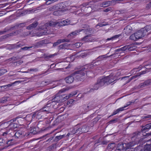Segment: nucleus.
Masks as SVG:
<instances>
[{
  "label": "nucleus",
  "mask_w": 151,
  "mask_h": 151,
  "mask_svg": "<svg viewBox=\"0 0 151 151\" xmlns=\"http://www.w3.org/2000/svg\"><path fill=\"white\" fill-rule=\"evenodd\" d=\"M94 63L93 65H85L81 69L76 71L72 73L70 75H69L64 79L65 82L71 84L74 81V76L76 74H80L82 76H85V74L87 76V72H88L89 70L93 67V66H95L96 65Z\"/></svg>",
  "instance_id": "1"
},
{
  "label": "nucleus",
  "mask_w": 151,
  "mask_h": 151,
  "mask_svg": "<svg viewBox=\"0 0 151 151\" xmlns=\"http://www.w3.org/2000/svg\"><path fill=\"white\" fill-rule=\"evenodd\" d=\"M68 89V88H65L59 91L58 93L56 94L55 97L52 99V103H53L55 102L57 103L63 102L69 99V97L66 96L65 94H59L60 93L64 92Z\"/></svg>",
  "instance_id": "2"
},
{
  "label": "nucleus",
  "mask_w": 151,
  "mask_h": 151,
  "mask_svg": "<svg viewBox=\"0 0 151 151\" xmlns=\"http://www.w3.org/2000/svg\"><path fill=\"white\" fill-rule=\"evenodd\" d=\"M146 30L142 29L138 30L130 37V39L131 40L136 41L142 38L146 35Z\"/></svg>",
  "instance_id": "3"
},
{
  "label": "nucleus",
  "mask_w": 151,
  "mask_h": 151,
  "mask_svg": "<svg viewBox=\"0 0 151 151\" xmlns=\"http://www.w3.org/2000/svg\"><path fill=\"white\" fill-rule=\"evenodd\" d=\"M99 79L101 81V85H103V86L104 85H107L109 84L116 80V79H115V76H113L111 74L109 76Z\"/></svg>",
  "instance_id": "4"
},
{
  "label": "nucleus",
  "mask_w": 151,
  "mask_h": 151,
  "mask_svg": "<svg viewBox=\"0 0 151 151\" xmlns=\"http://www.w3.org/2000/svg\"><path fill=\"white\" fill-rule=\"evenodd\" d=\"M77 125H78V128H76V130L78 133L81 134L83 133L86 132L89 130V127L87 125H85L81 126L80 124H78Z\"/></svg>",
  "instance_id": "5"
},
{
  "label": "nucleus",
  "mask_w": 151,
  "mask_h": 151,
  "mask_svg": "<svg viewBox=\"0 0 151 151\" xmlns=\"http://www.w3.org/2000/svg\"><path fill=\"white\" fill-rule=\"evenodd\" d=\"M93 2L90 1L89 2H87L82 4L80 6V7L81 9V10L82 12L84 11H87V10L89 9L90 10H91L92 8L91 6L90 5L91 4V3Z\"/></svg>",
  "instance_id": "6"
},
{
  "label": "nucleus",
  "mask_w": 151,
  "mask_h": 151,
  "mask_svg": "<svg viewBox=\"0 0 151 151\" xmlns=\"http://www.w3.org/2000/svg\"><path fill=\"white\" fill-rule=\"evenodd\" d=\"M12 124H10L6 129V131L4 132L2 134L3 136L8 135L9 136L13 137L14 132L15 131L10 127Z\"/></svg>",
  "instance_id": "7"
},
{
  "label": "nucleus",
  "mask_w": 151,
  "mask_h": 151,
  "mask_svg": "<svg viewBox=\"0 0 151 151\" xmlns=\"http://www.w3.org/2000/svg\"><path fill=\"white\" fill-rule=\"evenodd\" d=\"M25 135L23 132L19 131H15V132H14L13 136L15 138H22L24 137Z\"/></svg>",
  "instance_id": "8"
},
{
  "label": "nucleus",
  "mask_w": 151,
  "mask_h": 151,
  "mask_svg": "<svg viewBox=\"0 0 151 151\" xmlns=\"http://www.w3.org/2000/svg\"><path fill=\"white\" fill-rule=\"evenodd\" d=\"M50 106V103H48L41 109V111H42L46 112L47 113L50 112L52 109Z\"/></svg>",
  "instance_id": "9"
},
{
  "label": "nucleus",
  "mask_w": 151,
  "mask_h": 151,
  "mask_svg": "<svg viewBox=\"0 0 151 151\" xmlns=\"http://www.w3.org/2000/svg\"><path fill=\"white\" fill-rule=\"evenodd\" d=\"M124 29L125 34L127 35H129L131 34L132 28L130 25H128L124 28Z\"/></svg>",
  "instance_id": "10"
},
{
  "label": "nucleus",
  "mask_w": 151,
  "mask_h": 151,
  "mask_svg": "<svg viewBox=\"0 0 151 151\" xmlns=\"http://www.w3.org/2000/svg\"><path fill=\"white\" fill-rule=\"evenodd\" d=\"M101 81L99 79L97 83L94 85L93 87V88L91 89L89 91L91 92L94 90H97L99 87L103 86V85H101Z\"/></svg>",
  "instance_id": "11"
},
{
  "label": "nucleus",
  "mask_w": 151,
  "mask_h": 151,
  "mask_svg": "<svg viewBox=\"0 0 151 151\" xmlns=\"http://www.w3.org/2000/svg\"><path fill=\"white\" fill-rule=\"evenodd\" d=\"M124 148L125 150L126 151H130V149H132L133 150V148H131V147L133 146L132 143L131 142H129L128 143H124Z\"/></svg>",
  "instance_id": "12"
},
{
  "label": "nucleus",
  "mask_w": 151,
  "mask_h": 151,
  "mask_svg": "<svg viewBox=\"0 0 151 151\" xmlns=\"http://www.w3.org/2000/svg\"><path fill=\"white\" fill-rule=\"evenodd\" d=\"M24 26V23H21L19 24H16L13 27H11L9 29L7 28V30H8V31L10 30H12L14 29L15 28V29H18L22 27H23Z\"/></svg>",
  "instance_id": "13"
},
{
  "label": "nucleus",
  "mask_w": 151,
  "mask_h": 151,
  "mask_svg": "<svg viewBox=\"0 0 151 151\" xmlns=\"http://www.w3.org/2000/svg\"><path fill=\"white\" fill-rule=\"evenodd\" d=\"M142 127V128L141 129V132H146L151 128V123L147 124L145 126H143Z\"/></svg>",
  "instance_id": "14"
},
{
  "label": "nucleus",
  "mask_w": 151,
  "mask_h": 151,
  "mask_svg": "<svg viewBox=\"0 0 151 151\" xmlns=\"http://www.w3.org/2000/svg\"><path fill=\"white\" fill-rule=\"evenodd\" d=\"M116 149L119 150H125L124 143L122 142L119 143L116 146Z\"/></svg>",
  "instance_id": "15"
},
{
  "label": "nucleus",
  "mask_w": 151,
  "mask_h": 151,
  "mask_svg": "<svg viewBox=\"0 0 151 151\" xmlns=\"http://www.w3.org/2000/svg\"><path fill=\"white\" fill-rule=\"evenodd\" d=\"M70 44H68L67 43H65L60 45L58 46V49L59 50L63 49H68L69 47Z\"/></svg>",
  "instance_id": "16"
},
{
  "label": "nucleus",
  "mask_w": 151,
  "mask_h": 151,
  "mask_svg": "<svg viewBox=\"0 0 151 151\" xmlns=\"http://www.w3.org/2000/svg\"><path fill=\"white\" fill-rule=\"evenodd\" d=\"M38 24V23L37 22H35L29 25L27 27L28 29H31L36 27Z\"/></svg>",
  "instance_id": "17"
},
{
  "label": "nucleus",
  "mask_w": 151,
  "mask_h": 151,
  "mask_svg": "<svg viewBox=\"0 0 151 151\" xmlns=\"http://www.w3.org/2000/svg\"><path fill=\"white\" fill-rule=\"evenodd\" d=\"M0 146H1L3 149H5L7 148L6 139L5 140L2 138L0 139Z\"/></svg>",
  "instance_id": "18"
},
{
  "label": "nucleus",
  "mask_w": 151,
  "mask_h": 151,
  "mask_svg": "<svg viewBox=\"0 0 151 151\" xmlns=\"http://www.w3.org/2000/svg\"><path fill=\"white\" fill-rule=\"evenodd\" d=\"M140 151H151V143L148 145L147 144L144 148L141 149Z\"/></svg>",
  "instance_id": "19"
},
{
  "label": "nucleus",
  "mask_w": 151,
  "mask_h": 151,
  "mask_svg": "<svg viewBox=\"0 0 151 151\" xmlns=\"http://www.w3.org/2000/svg\"><path fill=\"white\" fill-rule=\"evenodd\" d=\"M6 146L7 148L8 147L14 145V143L13 139H6Z\"/></svg>",
  "instance_id": "20"
},
{
  "label": "nucleus",
  "mask_w": 151,
  "mask_h": 151,
  "mask_svg": "<svg viewBox=\"0 0 151 151\" xmlns=\"http://www.w3.org/2000/svg\"><path fill=\"white\" fill-rule=\"evenodd\" d=\"M137 77H138V76L137 75V74L136 75L133 76H132L130 78H128L129 76H128L124 77L122 78V79H125V78H126L128 80L126 81V83H129V82H130L132 79H133L135 78H136Z\"/></svg>",
  "instance_id": "21"
},
{
  "label": "nucleus",
  "mask_w": 151,
  "mask_h": 151,
  "mask_svg": "<svg viewBox=\"0 0 151 151\" xmlns=\"http://www.w3.org/2000/svg\"><path fill=\"white\" fill-rule=\"evenodd\" d=\"M126 106H124V107H122L121 108H120L118 109H117L115 111H114V112L111 114L110 116H113L114 115L116 114H117L119 113V112L120 111H123L124 110V108L126 107Z\"/></svg>",
  "instance_id": "22"
},
{
  "label": "nucleus",
  "mask_w": 151,
  "mask_h": 151,
  "mask_svg": "<svg viewBox=\"0 0 151 151\" xmlns=\"http://www.w3.org/2000/svg\"><path fill=\"white\" fill-rule=\"evenodd\" d=\"M78 33V31H76L74 32H72L70 34L68 35V38H73L74 36L76 35H77Z\"/></svg>",
  "instance_id": "23"
},
{
  "label": "nucleus",
  "mask_w": 151,
  "mask_h": 151,
  "mask_svg": "<svg viewBox=\"0 0 151 151\" xmlns=\"http://www.w3.org/2000/svg\"><path fill=\"white\" fill-rule=\"evenodd\" d=\"M42 111H41V109L39 111H37L35 112L36 115V118L38 119H40L42 118Z\"/></svg>",
  "instance_id": "24"
},
{
  "label": "nucleus",
  "mask_w": 151,
  "mask_h": 151,
  "mask_svg": "<svg viewBox=\"0 0 151 151\" xmlns=\"http://www.w3.org/2000/svg\"><path fill=\"white\" fill-rule=\"evenodd\" d=\"M112 2L111 1H107L103 2L101 5V6L103 7H105L107 6L110 5L111 4Z\"/></svg>",
  "instance_id": "25"
},
{
  "label": "nucleus",
  "mask_w": 151,
  "mask_h": 151,
  "mask_svg": "<svg viewBox=\"0 0 151 151\" xmlns=\"http://www.w3.org/2000/svg\"><path fill=\"white\" fill-rule=\"evenodd\" d=\"M48 24L50 26L55 27L57 26H58V25H59V22H53L52 21H50L49 22Z\"/></svg>",
  "instance_id": "26"
},
{
  "label": "nucleus",
  "mask_w": 151,
  "mask_h": 151,
  "mask_svg": "<svg viewBox=\"0 0 151 151\" xmlns=\"http://www.w3.org/2000/svg\"><path fill=\"white\" fill-rule=\"evenodd\" d=\"M83 30H84L85 32H89L91 34L94 33L95 32V29L92 28H90L89 29H83Z\"/></svg>",
  "instance_id": "27"
},
{
  "label": "nucleus",
  "mask_w": 151,
  "mask_h": 151,
  "mask_svg": "<svg viewBox=\"0 0 151 151\" xmlns=\"http://www.w3.org/2000/svg\"><path fill=\"white\" fill-rule=\"evenodd\" d=\"M69 22H68V21L67 19L66 20H63L62 21H61L60 22V23H59V25L58 26H63V25H67L69 24Z\"/></svg>",
  "instance_id": "28"
},
{
  "label": "nucleus",
  "mask_w": 151,
  "mask_h": 151,
  "mask_svg": "<svg viewBox=\"0 0 151 151\" xmlns=\"http://www.w3.org/2000/svg\"><path fill=\"white\" fill-rule=\"evenodd\" d=\"M116 52H115L113 54H112L110 56H106V55H102L99 56L97 58V59H101V60H102L103 58H106L111 57H112L114 55H116Z\"/></svg>",
  "instance_id": "29"
},
{
  "label": "nucleus",
  "mask_w": 151,
  "mask_h": 151,
  "mask_svg": "<svg viewBox=\"0 0 151 151\" xmlns=\"http://www.w3.org/2000/svg\"><path fill=\"white\" fill-rule=\"evenodd\" d=\"M58 4V6L59 8V10L61 11L62 9H64L66 7V6L63 3H61Z\"/></svg>",
  "instance_id": "30"
},
{
  "label": "nucleus",
  "mask_w": 151,
  "mask_h": 151,
  "mask_svg": "<svg viewBox=\"0 0 151 151\" xmlns=\"http://www.w3.org/2000/svg\"><path fill=\"white\" fill-rule=\"evenodd\" d=\"M43 45L42 41H41L35 43V44L33 45V47L34 48L42 46Z\"/></svg>",
  "instance_id": "31"
},
{
  "label": "nucleus",
  "mask_w": 151,
  "mask_h": 151,
  "mask_svg": "<svg viewBox=\"0 0 151 151\" xmlns=\"http://www.w3.org/2000/svg\"><path fill=\"white\" fill-rule=\"evenodd\" d=\"M116 146L115 144L114 143H112L109 144L108 145L107 148L108 149H113Z\"/></svg>",
  "instance_id": "32"
},
{
  "label": "nucleus",
  "mask_w": 151,
  "mask_h": 151,
  "mask_svg": "<svg viewBox=\"0 0 151 151\" xmlns=\"http://www.w3.org/2000/svg\"><path fill=\"white\" fill-rule=\"evenodd\" d=\"M65 135L63 134V135H60L58 136H57L56 137H55V140H53V141H57L61 139H62V138L64 137L65 136Z\"/></svg>",
  "instance_id": "33"
},
{
  "label": "nucleus",
  "mask_w": 151,
  "mask_h": 151,
  "mask_svg": "<svg viewBox=\"0 0 151 151\" xmlns=\"http://www.w3.org/2000/svg\"><path fill=\"white\" fill-rule=\"evenodd\" d=\"M21 58H20V57H19L18 56H17L16 57L13 56V57L10 58L9 59V60L10 61H14L15 60H19Z\"/></svg>",
  "instance_id": "34"
},
{
  "label": "nucleus",
  "mask_w": 151,
  "mask_h": 151,
  "mask_svg": "<svg viewBox=\"0 0 151 151\" xmlns=\"http://www.w3.org/2000/svg\"><path fill=\"white\" fill-rule=\"evenodd\" d=\"M8 97H4L0 99V103H5L7 101Z\"/></svg>",
  "instance_id": "35"
},
{
  "label": "nucleus",
  "mask_w": 151,
  "mask_h": 151,
  "mask_svg": "<svg viewBox=\"0 0 151 151\" xmlns=\"http://www.w3.org/2000/svg\"><path fill=\"white\" fill-rule=\"evenodd\" d=\"M91 35V34H89V35H87L84 37L82 39V40L86 42H88L89 40V37H90Z\"/></svg>",
  "instance_id": "36"
},
{
  "label": "nucleus",
  "mask_w": 151,
  "mask_h": 151,
  "mask_svg": "<svg viewBox=\"0 0 151 151\" xmlns=\"http://www.w3.org/2000/svg\"><path fill=\"white\" fill-rule=\"evenodd\" d=\"M78 75H76V78L78 81H82L83 80V78H81L82 77V76H82L81 75H80V74H77Z\"/></svg>",
  "instance_id": "37"
},
{
  "label": "nucleus",
  "mask_w": 151,
  "mask_h": 151,
  "mask_svg": "<svg viewBox=\"0 0 151 151\" xmlns=\"http://www.w3.org/2000/svg\"><path fill=\"white\" fill-rule=\"evenodd\" d=\"M144 83V84L145 86L150 85L151 84V79L145 81Z\"/></svg>",
  "instance_id": "38"
},
{
  "label": "nucleus",
  "mask_w": 151,
  "mask_h": 151,
  "mask_svg": "<svg viewBox=\"0 0 151 151\" xmlns=\"http://www.w3.org/2000/svg\"><path fill=\"white\" fill-rule=\"evenodd\" d=\"M103 23H105V24H103L102 23H99L96 26V27L98 26H99L100 27H102L108 24V23L107 22H103Z\"/></svg>",
  "instance_id": "39"
},
{
  "label": "nucleus",
  "mask_w": 151,
  "mask_h": 151,
  "mask_svg": "<svg viewBox=\"0 0 151 151\" xmlns=\"http://www.w3.org/2000/svg\"><path fill=\"white\" fill-rule=\"evenodd\" d=\"M36 128L35 127H34L32 128L30 130V133H32L33 134H37L38 132L36 130Z\"/></svg>",
  "instance_id": "40"
},
{
  "label": "nucleus",
  "mask_w": 151,
  "mask_h": 151,
  "mask_svg": "<svg viewBox=\"0 0 151 151\" xmlns=\"http://www.w3.org/2000/svg\"><path fill=\"white\" fill-rule=\"evenodd\" d=\"M56 144H54L48 147V150L49 151L51 150L56 148Z\"/></svg>",
  "instance_id": "41"
},
{
  "label": "nucleus",
  "mask_w": 151,
  "mask_h": 151,
  "mask_svg": "<svg viewBox=\"0 0 151 151\" xmlns=\"http://www.w3.org/2000/svg\"><path fill=\"white\" fill-rule=\"evenodd\" d=\"M58 40L60 43L61 42H69L70 41V39H66V38L64 39H59Z\"/></svg>",
  "instance_id": "42"
},
{
  "label": "nucleus",
  "mask_w": 151,
  "mask_h": 151,
  "mask_svg": "<svg viewBox=\"0 0 151 151\" xmlns=\"http://www.w3.org/2000/svg\"><path fill=\"white\" fill-rule=\"evenodd\" d=\"M78 125H76L75 126L74 128L71 131V133L72 134H78V132H77L76 131V128H78Z\"/></svg>",
  "instance_id": "43"
},
{
  "label": "nucleus",
  "mask_w": 151,
  "mask_h": 151,
  "mask_svg": "<svg viewBox=\"0 0 151 151\" xmlns=\"http://www.w3.org/2000/svg\"><path fill=\"white\" fill-rule=\"evenodd\" d=\"M33 47V46L30 47H22L20 49V50H29L30 49Z\"/></svg>",
  "instance_id": "44"
},
{
  "label": "nucleus",
  "mask_w": 151,
  "mask_h": 151,
  "mask_svg": "<svg viewBox=\"0 0 151 151\" xmlns=\"http://www.w3.org/2000/svg\"><path fill=\"white\" fill-rule=\"evenodd\" d=\"M22 30L21 29L17 30L16 31L12 32L13 35H17L20 32H21Z\"/></svg>",
  "instance_id": "45"
},
{
  "label": "nucleus",
  "mask_w": 151,
  "mask_h": 151,
  "mask_svg": "<svg viewBox=\"0 0 151 151\" xmlns=\"http://www.w3.org/2000/svg\"><path fill=\"white\" fill-rule=\"evenodd\" d=\"M137 100V99H136L134 100H132V101H129V102H128L127 103V106H126V107L128 106H129L131 104H134L135 103V101H136V100Z\"/></svg>",
  "instance_id": "46"
},
{
  "label": "nucleus",
  "mask_w": 151,
  "mask_h": 151,
  "mask_svg": "<svg viewBox=\"0 0 151 151\" xmlns=\"http://www.w3.org/2000/svg\"><path fill=\"white\" fill-rule=\"evenodd\" d=\"M10 45L9 49L11 50L12 49H14L16 48H17V44H14Z\"/></svg>",
  "instance_id": "47"
},
{
  "label": "nucleus",
  "mask_w": 151,
  "mask_h": 151,
  "mask_svg": "<svg viewBox=\"0 0 151 151\" xmlns=\"http://www.w3.org/2000/svg\"><path fill=\"white\" fill-rule=\"evenodd\" d=\"M7 70L6 69H2L0 70V73L1 74V76L3 75L5 73L7 72Z\"/></svg>",
  "instance_id": "48"
},
{
  "label": "nucleus",
  "mask_w": 151,
  "mask_h": 151,
  "mask_svg": "<svg viewBox=\"0 0 151 151\" xmlns=\"http://www.w3.org/2000/svg\"><path fill=\"white\" fill-rule=\"evenodd\" d=\"M5 87H6V86H0V92L5 91L6 89V88H5Z\"/></svg>",
  "instance_id": "49"
},
{
  "label": "nucleus",
  "mask_w": 151,
  "mask_h": 151,
  "mask_svg": "<svg viewBox=\"0 0 151 151\" xmlns=\"http://www.w3.org/2000/svg\"><path fill=\"white\" fill-rule=\"evenodd\" d=\"M82 45V43H81L78 42L75 44V46L76 48H78L81 46Z\"/></svg>",
  "instance_id": "50"
},
{
  "label": "nucleus",
  "mask_w": 151,
  "mask_h": 151,
  "mask_svg": "<svg viewBox=\"0 0 151 151\" xmlns=\"http://www.w3.org/2000/svg\"><path fill=\"white\" fill-rule=\"evenodd\" d=\"M117 118H116L114 119H113L110 121L109 123H116L117 121Z\"/></svg>",
  "instance_id": "51"
},
{
  "label": "nucleus",
  "mask_w": 151,
  "mask_h": 151,
  "mask_svg": "<svg viewBox=\"0 0 151 151\" xmlns=\"http://www.w3.org/2000/svg\"><path fill=\"white\" fill-rule=\"evenodd\" d=\"M141 133V132H140L139 131H137V132H134V134H133V137H135L136 136H137L138 135H140V134Z\"/></svg>",
  "instance_id": "52"
},
{
  "label": "nucleus",
  "mask_w": 151,
  "mask_h": 151,
  "mask_svg": "<svg viewBox=\"0 0 151 151\" xmlns=\"http://www.w3.org/2000/svg\"><path fill=\"white\" fill-rule=\"evenodd\" d=\"M142 29H143L144 30H146V35L147 34V32L148 31L150 30V29L149 27L146 26L144 28H142Z\"/></svg>",
  "instance_id": "53"
},
{
  "label": "nucleus",
  "mask_w": 151,
  "mask_h": 151,
  "mask_svg": "<svg viewBox=\"0 0 151 151\" xmlns=\"http://www.w3.org/2000/svg\"><path fill=\"white\" fill-rule=\"evenodd\" d=\"M7 28H6L4 29V30L3 31H0V35H1L5 34L8 30H7Z\"/></svg>",
  "instance_id": "54"
},
{
  "label": "nucleus",
  "mask_w": 151,
  "mask_h": 151,
  "mask_svg": "<svg viewBox=\"0 0 151 151\" xmlns=\"http://www.w3.org/2000/svg\"><path fill=\"white\" fill-rule=\"evenodd\" d=\"M146 71L145 70H144L143 71H141L140 73H138L137 74L138 75V77L140 76L142 74H145L146 73Z\"/></svg>",
  "instance_id": "55"
},
{
  "label": "nucleus",
  "mask_w": 151,
  "mask_h": 151,
  "mask_svg": "<svg viewBox=\"0 0 151 151\" xmlns=\"http://www.w3.org/2000/svg\"><path fill=\"white\" fill-rule=\"evenodd\" d=\"M87 55V53L84 52L81 53L79 56L80 57L83 58L84 57L86 56Z\"/></svg>",
  "instance_id": "56"
},
{
  "label": "nucleus",
  "mask_w": 151,
  "mask_h": 151,
  "mask_svg": "<svg viewBox=\"0 0 151 151\" xmlns=\"http://www.w3.org/2000/svg\"><path fill=\"white\" fill-rule=\"evenodd\" d=\"M60 43V42L58 40L56 42H54L53 44V46L54 47H55L56 46L58 45Z\"/></svg>",
  "instance_id": "57"
},
{
  "label": "nucleus",
  "mask_w": 151,
  "mask_h": 151,
  "mask_svg": "<svg viewBox=\"0 0 151 151\" xmlns=\"http://www.w3.org/2000/svg\"><path fill=\"white\" fill-rule=\"evenodd\" d=\"M151 8V1L147 4L146 8L147 9H148Z\"/></svg>",
  "instance_id": "58"
},
{
  "label": "nucleus",
  "mask_w": 151,
  "mask_h": 151,
  "mask_svg": "<svg viewBox=\"0 0 151 151\" xmlns=\"http://www.w3.org/2000/svg\"><path fill=\"white\" fill-rule=\"evenodd\" d=\"M96 40L93 37H89L88 42H93L95 41Z\"/></svg>",
  "instance_id": "59"
},
{
  "label": "nucleus",
  "mask_w": 151,
  "mask_h": 151,
  "mask_svg": "<svg viewBox=\"0 0 151 151\" xmlns=\"http://www.w3.org/2000/svg\"><path fill=\"white\" fill-rule=\"evenodd\" d=\"M128 47V46L126 45L122 48H121V50L122 51H125L127 50V48Z\"/></svg>",
  "instance_id": "60"
},
{
  "label": "nucleus",
  "mask_w": 151,
  "mask_h": 151,
  "mask_svg": "<svg viewBox=\"0 0 151 151\" xmlns=\"http://www.w3.org/2000/svg\"><path fill=\"white\" fill-rule=\"evenodd\" d=\"M145 86V85L144 84V83H140L138 86L139 88H142L144 87Z\"/></svg>",
  "instance_id": "61"
},
{
  "label": "nucleus",
  "mask_w": 151,
  "mask_h": 151,
  "mask_svg": "<svg viewBox=\"0 0 151 151\" xmlns=\"http://www.w3.org/2000/svg\"><path fill=\"white\" fill-rule=\"evenodd\" d=\"M111 8L110 7H109L107 9H104L103 10V11L105 12H107L109 11H111Z\"/></svg>",
  "instance_id": "62"
},
{
  "label": "nucleus",
  "mask_w": 151,
  "mask_h": 151,
  "mask_svg": "<svg viewBox=\"0 0 151 151\" xmlns=\"http://www.w3.org/2000/svg\"><path fill=\"white\" fill-rule=\"evenodd\" d=\"M42 42V44H45L48 43V40H47L45 39L41 41Z\"/></svg>",
  "instance_id": "63"
},
{
  "label": "nucleus",
  "mask_w": 151,
  "mask_h": 151,
  "mask_svg": "<svg viewBox=\"0 0 151 151\" xmlns=\"http://www.w3.org/2000/svg\"><path fill=\"white\" fill-rule=\"evenodd\" d=\"M128 47L127 48V50L129 51H131L133 50V47H131L130 45H128Z\"/></svg>",
  "instance_id": "64"
}]
</instances>
